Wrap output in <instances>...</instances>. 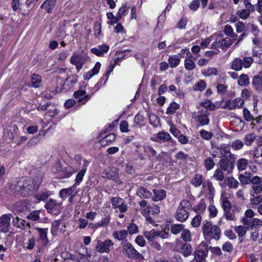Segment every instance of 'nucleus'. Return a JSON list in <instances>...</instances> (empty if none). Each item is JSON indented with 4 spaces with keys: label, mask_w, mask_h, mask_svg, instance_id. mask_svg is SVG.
Wrapping results in <instances>:
<instances>
[{
    "label": "nucleus",
    "mask_w": 262,
    "mask_h": 262,
    "mask_svg": "<svg viewBox=\"0 0 262 262\" xmlns=\"http://www.w3.org/2000/svg\"><path fill=\"white\" fill-rule=\"evenodd\" d=\"M42 181V174L39 173L33 178L19 182L15 186L16 191L20 192L23 196H27L34 191H37Z\"/></svg>",
    "instance_id": "1"
},
{
    "label": "nucleus",
    "mask_w": 262,
    "mask_h": 262,
    "mask_svg": "<svg viewBox=\"0 0 262 262\" xmlns=\"http://www.w3.org/2000/svg\"><path fill=\"white\" fill-rule=\"evenodd\" d=\"M202 231L205 239L213 238L216 241L220 238L221 229L216 225H212L210 222H206L202 227Z\"/></svg>",
    "instance_id": "2"
},
{
    "label": "nucleus",
    "mask_w": 262,
    "mask_h": 262,
    "mask_svg": "<svg viewBox=\"0 0 262 262\" xmlns=\"http://www.w3.org/2000/svg\"><path fill=\"white\" fill-rule=\"evenodd\" d=\"M235 159L234 155L230 152L226 151L223 154L219 165L223 170L227 171L228 173H230L234 168Z\"/></svg>",
    "instance_id": "3"
},
{
    "label": "nucleus",
    "mask_w": 262,
    "mask_h": 262,
    "mask_svg": "<svg viewBox=\"0 0 262 262\" xmlns=\"http://www.w3.org/2000/svg\"><path fill=\"white\" fill-rule=\"evenodd\" d=\"M123 252L129 258L139 262L144 259V256L139 253L130 243H125L122 247Z\"/></svg>",
    "instance_id": "4"
},
{
    "label": "nucleus",
    "mask_w": 262,
    "mask_h": 262,
    "mask_svg": "<svg viewBox=\"0 0 262 262\" xmlns=\"http://www.w3.org/2000/svg\"><path fill=\"white\" fill-rule=\"evenodd\" d=\"M190 203L188 201H182L178 208L176 218L177 221L180 222H185L188 217V207Z\"/></svg>",
    "instance_id": "5"
},
{
    "label": "nucleus",
    "mask_w": 262,
    "mask_h": 262,
    "mask_svg": "<svg viewBox=\"0 0 262 262\" xmlns=\"http://www.w3.org/2000/svg\"><path fill=\"white\" fill-rule=\"evenodd\" d=\"M222 207L224 212V215L226 219L228 221H235L236 218L235 213L231 209V205L230 202L225 199L223 200Z\"/></svg>",
    "instance_id": "6"
},
{
    "label": "nucleus",
    "mask_w": 262,
    "mask_h": 262,
    "mask_svg": "<svg viewBox=\"0 0 262 262\" xmlns=\"http://www.w3.org/2000/svg\"><path fill=\"white\" fill-rule=\"evenodd\" d=\"M11 214H6L2 216L0 219V231L7 232L10 227V220L12 217Z\"/></svg>",
    "instance_id": "7"
},
{
    "label": "nucleus",
    "mask_w": 262,
    "mask_h": 262,
    "mask_svg": "<svg viewBox=\"0 0 262 262\" xmlns=\"http://www.w3.org/2000/svg\"><path fill=\"white\" fill-rule=\"evenodd\" d=\"M113 245L114 243L111 239H106L104 242L99 241L97 242L96 249L100 253H109L110 251V247Z\"/></svg>",
    "instance_id": "8"
},
{
    "label": "nucleus",
    "mask_w": 262,
    "mask_h": 262,
    "mask_svg": "<svg viewBox=\"0 0 262 262\" xmlns=\"http://www.w3.org/2000/svg\"><path fill=\"white\" fill-rule=\"evenodd\" d=\"M105 174L104 177L109 180L115 181L116 183L121 184L122 182L119 178L118 169L115 167H112L109 171L103 173Z\"/></svg>",
    "instance_id": "9"
},
{
    "label": "nucleus",
    "mask_w": 262,
    "mask_h": 262,
    "mask_svg": "<svg viewBox=\"0 0 262 262\" xmlns=\"http://www.w3.org/2000/svg\"><path fill=\"white\" fill-rule=\"evenodd\" d=\"M73 96L77 99L78 103L84 104L90 99L91 95H86L85 91L79 90L74 93Z\"/></svg>",
    "instance_id": "10"
},
{
    "label": "nucleus",
    "mask_w": 262,
    "mask_h": 262,
    "mask_svg": "<svg viewBox=\"0 0 262 262\" xmlns=\"http://www.w3.org/2000/svg\"><path fill=\"white\" fill-rule=\"evenodd\" d=\"M200 114L197 117V120L200 125L204 126L209 123V113L207 110H202L199 112Z\"/></svg>",
    "instance_id": "11"
},
{
    "label": "nucleus",
    "mask_w": 262,
    "mask_h": 262,
    "mask_svg": "<svg viewBox=\"0 0 262 262\" xmlns=\"http://www.w3.org/2000/svg\"><path fill=\"white\" fill-rule=\"evenodd\" d=\"M27 203L26 201L17 202L12 207V211L15 214L24 212L28 210Z\"/></svg>",
    "instance_id": "12"
},
{
    "label": "nucleus",
    "mask_w": 262,
    "mask_h": 262,
    "mask_svg": "<svg viewBox=\"0 0 262 262\" xmlns=\"http://www.w3.org/2000/svg\"><path fill=\"white\" fill-rule=\"evenodd\" d=\"M208 249L205 248L204 250L199 248L196 250L194 254V259L196 262H204L205 258L208 255Z\"/></svg>",
    "instance_id": "13"
},
{
    "label": "nucleus",
    "mask_w": 262,
    "mask_h": 262,
    "mask_svg": "<svg viewBox=\"0 0 262 262\" xmlns=\"http://www.w3.org/2000/svg\"><path fill=\"white\" fill-rule=\"evenodd\" d=\"M51 195L52 192L50 191L47 189H43L36 194L35 198L37 200L38 203L40 201L46 202Z\"/></svg>",
    "instance_id": "14"
},
{
    "label": "nucleus",
    "mask_w": 262,
    "mask_h": 262,
    "mask_svg": "<svg viewBox=\"0 0 262 262\" xmlns=\"http://www.w3.org/2000/svg\"><path fill=\"white\" fill-rule=\"evenodd\" d=\"M13 225L17 228L25 230L27 227H30L29 223H27L25 220L16 216L12 220Z\"/></svg>",
    "instance_id": "15"
},
{
    "label": "nucleus",
    "mask_w": 262,
    "mask_h": 262,
    "mask_svg": "<svg viewBox=\"0 0 262 262\" xmlns=\"http://www.w3.org/2000/svg\"><path fill=\"white\" fill-rule=\"evenodd\" d=\"M75 185V184L70 188L61 189L59 192L60 198L62 199H66L69 195L71 196V199L73 198L76 193L74 190Z\"/></svg>",
    "instance_id": "16"
},
{
    "label": "nucleus",
    "mask_w": 262,
    "mask_h": 262,
    "mask_svg": "<svg viewBox=\"0 0 262 262\" xmlns=\"http://www.w3.org/2000/svg\"><path fill=\"white\" fill-rule=\"evenodd\" d=\"M35 229L39 233V240L43 242L44 245L46 246L49 243V240L47 237L48 229L37 227Z\"/></svg>",
    "instance_id": "17"
},
{
    "label": "nucleus",
    "mask_w": 262,
    "mask_h": 262,
    "mask_svg": "<svg viewBox=\"0 0 262 262\" xmlns=\"http://www.w3.org/2000/svg\"><path fill=\"white\" fill-rule=\"evenodd\" d=\"M83 165L81 170L77 173L76 176L75 181L76 183L77 184H79L82 181L83 177L85 174L88 165L89 164V162L85 159L83 160Z\"/></svg>",
    "instance_id": "18"
},
{
    "label": "nucleus",
    "mask_w": 262,
    "mask_h": 262,
    "mask_svg": "<svg viewBox=\"0 0 262 262\" xmlns=\"http://www.w3.org/2000/svg\"><path fill=\"white\" fill-rule=\"evenodd\" d=\"M193 250L192 246L187 243L182 244L180 248V252L185 257H187L191 255Z\"/></svg>",
    "instance_id": "19"
},
{
    "label": "nucleus",
    "mask_w": 262,
    "mask_h": 262,
    "mask_svg": "<svg viewBox=\"0 0 262 262\" xmlns=\"http://www.w3.org/2000/svg\"><path fill=\"white\" fill-rule=\"evenodd\" d=\"M101 67V63L99 62H97L92 70L89 71L84 75V79L89 80L93 76L98 73Z\"/></svg>",
    "instance_id": "20"
},
{
    "label": "nucleus",
    "mask_w": 262,
    "mask_h": 262,
    "mask_svg": "<svg viewBox=\"0 0 262 262\" xmlns=\"http://www.w3.org/2000/svg\"><path fill=\"white\" fill-rule=\"evenodd\" d=\"M56 0H46L41 5V8H44L48 13H51L55 5Z\"/></svg>",
    "instance_id": "21"
},
{
    "label": "nucleus",
    "mask_w": 262,
    "mask_h": 262,
    "mask_svg": "<svg viewBox=\"0 0 262 262\" xmlns=\"http://www.w3.org/2000/svg\"><path fill=\"white\" fill-rule=\"evenodd\" d=\"M137 195L141 198L148 199L151 196L152 193L146 188L140 187L138 189Z\"/></svg>",
    "instance_id": "22"
},
{
    "label": "nucleus",
    "mask_w": 262,
    "mask_h": 262,
    "mask_svg": "<svg viewBox=\"0 0 262 262\" xmlns=\"http://www.w3.org/2000/svg\"><path fill=\"white\" fill-rule=\"evenodd\" d=\"M252 84L257 91H262V76L260 75L254 76L252 80Z\"/></svg>",
    "instance_id": "23"
},
{
    "label": "nucleus",
    "mask_w": 262,
    "mask_h": 262,
    "mask_svg": "<svg viewBox=\"0 0 262 262\" xmlns=\"http://www.w3.org/2000/svg\"><path fill=\"white\" fill-rule=\"evenodd\" d=\"M154 195L152 197V200L158 201L162 200L166 196V191L164 190L154 189Z\"/></svg>",
    "instance_id": "24"
},
{
    "label": "nucleus",
    "mask_w": 262,
    "mask_h": 262,
    "mask_svg": "<svg viewBox=\"0 0 262 262\" xmlns=\"http://www.w3.org/2000/svg\"><path fill=\"white\" fill-rule=\"evenodd\" d=\"M205 180L202 174H196L191 180V184L195 187H198L203 184V181Z\"/></svg>",
    "instance_id": "25"
},
{
    "label": "nucleus",
    "mask_w": 262,
    "mask_h": 262,
    "mask_svg": "<svg viewBox=\"0 0 262 262\" xmlns=\"http://www.w3.org/2000/svg\"><path fill=\"white\" fill-rule=\"evenodd\" d=\"M251 173L250 172H245V174H240L238 176V179L242 185H245L250 184Z\"/></svg>",
    "instance_id": "26"
},
{
    "label": "nucleus",
    "mask_w": 262,
    "mask_h": 262,
    "mask_svg": "<svg viewBox=\"0 0 262 262\" xmlns=\"http://www.w3.org/2000/svg\"><path fill=\"white\" fill-rule=\"evenodd\" d=\"M243 116L245 120L249 122L252 120H255L257 123L260 122V118H256L254 119L253 116L250 114V111L246 107L244 108L243 109Z\"/></svg>",
    "instance_id": "27"
},
{
    "label": "nucleus",
    "mask_w": 262,
    "mask_h": 262,
    "mask_svg": "<svg viewBox=\"0 0 262 262\" xmlns=\"http://www.w3.org/2000/svg\"><path fill=\"white\" fill-rule=\"evenodd\" d=\"M128 235L127 230H121L119 231H114L113 233V237L119 241H122Z\"/></svg>",
    "instance_id": "28"
},
{
    "label": "nucleus",
    "mask_w": 262,
    "mask_h": 262,
    "mask_svg": "<svg viewBox=\"0 0 262 262\" xmlns=\"http://www.w3.org/2000/svg\"><path fill=\"white\" fill-rule=\"evenodd\" d=\"M72 173L73 171L72 167H66L63 169H61L58 177L60 179L68 178L71 176Z\"/></svg>",
    "instance_id": "29"
},
{
    "label": "nucleus",
    "mask_w": 262,
    "mask_h": 262,
    "mask_svg": "<svg viewBox=\"0 0 262 262\" xmlns=\"http://www.w3.org/2000/svg\"><path fill=\"white\" fill-rule=\"evenodd\" d=\"M57 205V201L54 199L50 198L46 201V203L45 205V208L47 210L48 212L50 213Z\"/></svg>",
    "instance_id": "30"
},
{
    "label": "nucleus",
    "mask_w": 262,
    "mask_h": 262,
    "mask_svg": "<svg viewBox=\"0 0 262 262\" xmlns=\"http://www.w3.org/2000/svg\"><path fill=\"white\" fill-rule=\"evenodd\" d=\"M180 58L181 56L180 55H175L170 56L168 59L170 67L172 68L177 67L180 63Z\"/></svg>",
    "instance_id": "31"
},
{
    "label": "nucleus",
    "mask_w": 262,
    "mask_h": 262,
    "mask_svg": "<svg viewBox=\"0 0 262 262\" xmlns=\"http://www.w3.org/2000/svg\"><path fill=\"white\" fill-rule=\"evenodd\" d=\"M43 131L41 130L36 136L30 139L27 143L28 146L31 147L36 145L39 142L41 137L43 135Z\"/></svg>",
    "instance_id": "32"
},
{
    "label": "nucleus",
    "mask_w": 262,
    "mask_h": 262,
    "mask_svg": "<svg viewBox=\"0 0 262 262\" xmlns=\"http://www.w3.org/2000/svg\"><path fill=\"white\" fill-rule=\"evenodd\" d=\"M254 152L255 162L258 164H262V147L256 148Z\"/></svg>",
    "instance_id": "33"
},
{
    "label": "nucleus",
    "mask_w": 262,
    "mask_h": 262,
    "mask_svg": "<svg viewBox=\"0 0 262 262\" xmlns=\"http://www.w3.org/2000/svg\"><path fill=\"white\" fill-rule=\"evenodd\" d=\"M116 139V135L114 133H111L100 140L101 145L105 146L108 143H112Z\"/></svg>",
    "instance_id": "34"
},
{
    "label": "nucleus",
    "mask_w": 262,
    "mask_h": 262,
    "mask_svg": "<svg viewBox=\"0 0 262 262\" xmlns=\"http://www.w3.org/2000/svg\"><path fill=\"white\" fill-rule=\"evenodd\" d=\"M41 82V78L38 74L34 73L31 76V84L34 88L39 86Z\"/></svg>",
    "instance_id": "35"
},
{
    "label": "nucleus",
    "mask_w": 262,
    "mask_h": 262,
    "mask_svg": "<svg viewBox=\"0 0 262 262\" xmlns=\"http://www.w3.org/2000/svg\"><path fill=\"white\" fill-rule=\"evenodd\" d=\"M238 84L241 86H247L249 84L248 76L245 74L241 75L238 79Z\"/></svg>",
    "instance_id": "36"
},
{
    "label": "nucleus",
    "mask_w": 262,
    "mask_h": 262,
    "mask_svg": "<svg viewBox=\"0 0 262 262\" xmlns=\"http://www.w3.org/2000/svg\"><path fill=\"white\" fill-rule=\"evenodd\" d=\"M231 68L235 71H239L243 68L242 60L239 58H235L232 63Z\"/></svg>",
    "instance_id": "37"
},
{
    "label": "nucleus",
    "mask_w": 262,
    "mask_h": 262,
    "mask_svg": "<svg viewBox=\"0 0 262 262\" xmlns=\"http://www.w3.org/2000/svg\"><path fill=\"white\" fill-rule=\"evenodd\" d=\"M157 230L152 229L150 231H146L144 233L145 237L147 240L152 242L157 237Z\"/></svg>",
    "instance_id": "38"
},
{
    "label": "nucleus",
    "mask_w": 262,
    "mask_h": 262,
    "mask_svg": "<svg viewBox=\"0 0 262 262\" xmlns=\"http://www.w3.org/2000/svg\"><path fill=\"white\" fill-rule=\"evenodd\" d=\"M111 203L113 209H117L124 203V201L121 198L113 197L111 199Z\"/></svg>",
    "instance_id": "39"
},
{
    "label": "nucleus",
    "mask_w": 262,
    "mask_h": 262,
    "mask_svg": "<svg viewBox=\"0 0 262 262\" xmlns=\"http://www.w3.org/2000/svg\"><path fill=\"white\" fill-rule=\"evenodd\" d=\"M180 105L175 102H171L167 107L166 114L167 115L173 114L176 111L180 108Z\"/></svg>",
    "instance_id": "40"
},
{
    "label": "nucleus",
    "mask_w": 262,
    "mask_h": 262,
    "mask_svg": "<svg viewBox=\"0 0 262 262\" xmlns=\"http://www.w3.org/2000/svg\"><path fill=\"white\" fill-rule=\"evenodd\" d=\"M82 62L84 61L82 59L81 56L76 54V53H74L70 58V62L73 65H75Z\"/></svg>",
    "instance_id": "41"
},
{
    "label": "nucleus",
    "mask_w": 262,
    "mask_h": 262,
    "mask_svg": "<svg viewBox=\"0 0 262 262\" xmlns=\"http://www.w3.org/2000/svg\"><path fill=\"white\" fill-rule=\"evenodd\" d=\"M213 177L217 181H223L224 179V174L223 170L221 168H217L214 172Z\"/></svg>",
    "instance_id": "42"
},
{
    "label": "nucleus",
    "mask_w": 262,
    "mask_h": 262,
    "mask_svg": "<svg viewBox=\"0 0 262 262\" xmlns=\"http://www.w3.org/2000/svg\"><path fill=\"white\" fill-rule=\"evenodd\" d=\"M206 206L205 201L203 199H201L199 204L195 207L194 211L197 213L203 212L206 209Z\"/></svg>",
    "instance_id": "43"
},
{
    "label": "nucleus",
    "mask_w": 262,
    "mask_h": 262,
    "mask_svg": "<svg viewBox=\"0 0 262 262\" xmlns=\"http://www.w3.org/2000/svg\"><path fill=\"white\" fill-rule=\"evenodd\" d=\"M206 88V84L205 81L201 80L193 86V90L195 91H202L205 90Z\"/></svg>",
    "instance_id": "44"
},
{
    "label": "nucleus",
    "mask_w": 262,
    "mask_h": 262,
    "mask_svg": "<svg viewBox=\"0 0 262 262\" xmlns=\"http://www.w3.org/2000/svg\"><path fill=\"white\" fill-rule=\"evenodd\" d=\"M144 151L147 154L149 159H151L157 154L156 151L150 146L144 147Z\"/></svg>",
    "instance_id": "45"
},
{
    "label": "nucleus",
    "mask_w": 262,
    "mask_h": 262,
    "mask_svg": "<svg viewBox=\"0 0 262 262\" xmlns=\"http://www.w3.org/2000/svg\"><path fill=\"white\" fill-rule=\"evenodd\" d=\"M228 186L231 188H237L239 183L233 177H230L227 178Z\"/></svg>",
    "instance_id": "46"
},
{
    "label": "nucleus",
    "mask_w": 262,
    "mask_h": 262,
    "mask_svg": "<svg viewBox=\"0 0 262 262\" xmlns=\"http://www.w3.org/2000/svg\"><path fill=\"white\" fill-rule=\"evenodd\" d=\"M184 225L182 224H174L171 226L170 231L174 234L179 233L181 231H183Z\"/></svg>",
    "instance_id": "47"
},
{
    "label": "nucleus",
    "mask_w": 262,
    "mask_h": 262,
    "mask_svg": "<svg viewBox=\"0 0 262 262\" xmlns=\"http://www.w3.org/2000/svg\"><path fill=\"white\" fill-rule=\"evenodd\" d=\"M40 211L35 210L27 216V219L33 221H37L39 219Z\"/></svg>",
    "instance_id": "48"
},
{
    "label": "nucleus",
    "mask_w": 262,
    "mask_h": 262,
    "mask_svg": "<svg viewBox=\"0 0 262 262\" xmlns=\"http://www.w3.org/2000/svg\"><path fill=\"white\" fill-rule=\"evenodd\" d=\"M215 163L211 158H207L204 160V166L207 170H210L213 168Z\"/></svg>",
    "instance_id": "49"
},
{
    "label": "nucleus",
    "mask_w": 262,
    "mask_h": 262,
    "mask_svg": "<svg viewBox=\"0 0 262 262\" xmlns=\"http://www.w3.org/2000/svg\"><path fill=\"white\" fill-rule=\"evenodd\" d=\"M248 164V161L245 159H240L237 162V168L239 170H244L246 169Z\"/></svg>",
    "instance_id": "50"
},
{
    "label": "nucleus",
    "mask_w": 262,
    "mask_h": 262,
    "mask_svg": "<svg viewBox=\"0 0 262 262\" xmlns=\"http://www.w3.org/2000/svg\"><path fill=\"white\" fill-rule=\"evenodd\" d=\"M255 139V135L254 134H249L246 135L244 139L246 145L250 146Z\"/></svg>",
    "instance_id": "51"
},
{
    "label": "nucleus",
    "mask_w": 262,
    "mask_h": 262,
    "mask_svg": "<svg viewBox=\"0 0 262 262\" xmlns=\"http://www.w3.org/2000/svg\"><path fill=\"white\" fill-rule=\"evenodd\" d=\"M201 137L204 140H209L213 136V134L211 132L202 129L200 132Z\"/></svg>",
    "instance_id": "52"
},
{
    "label": "nucleus",
    "mask_w": 262,
    "mask_h": 262,
    "mask_svg": "<svg viewBox=\"0 0 262 262\" xmlns=\"http://www.w3.org/2000/svg\"><path fill=\"white\" fill-rule=\"evenodd\" d=\"M181 238L184 241L190 242L191 240L190 232L188 229L183 230L181 233Z\"/></svg>",
    "instance_id": "53"
},
{
    "label": "nucleus",
    "mask_w": 262,
    "mask_h": 262,
    "mask_svg": "<svg viewBox=\"0 0 262 262\" xmlns=\"http://www.w3.org/2000/svg\"><path fill=\"white\" fill-rule=\"evenodd\" d=\"M185 68L188 70H192L195 68V63L189 58H186L185 60Z\"/></svg>",
    "instance_id": "54"
},
{
    "label": "nucleus",
    "mask_w": 262,
    "mask_h": 262,
    "mask_svg": "<svg viewBox=\"0 0 262 262\" xmlns=\"http://www.w3.org/2000/svg\"><path fill=\"white\" fill-rule=\"evenodd\" d=\"M149 121L151 125L154 127H156L158 125V123L159 122V118L154 114H151L149 116Z\"/></svg>",
    "instance_id": "55"
},
{
    "label": "nucleus",
    "mask_w": 262,
    "mask_h": 262,
    "mask_svg": "<svg viewBox=\"0 0 262 262\" xmlns=\"http://www.w3.org/2000/svg\"><path fill=\"white\" fill-rule=\"evenodd\" d=\"M147 211L151 214H158L160 212V207L157 205L147 206Z\"/></svg>",
    "instance_id": "56"
},
{
    "label": "nucleus",
    "mask_w": 262,
    "mask_h": 262,
    "mask_svg": "<svg viewBox=\"0 0 262 262\" xmlns=\"http://www.w3.org/2000/svg\"><path fill=\"white\" fill-rule=\"evenodd\" d=\"M110 216L109 215H107L105 217L103 218L100 222L95 224V227L98 228L100 227L107 226L110 223Z\"/></svg>",
    "instance_id": "57"
},
{
    "label": "nucleus",
    "mask_w": 262,
    "mask_h": 262,
    "mask_svg": "<svg viewBox=\"0 0 262 262\" xmlns=\"http://www.w3.org/2000/svg\"><path fill=\"white\" fill-rule=\"evenodd\" d=\"M251 196L250 201L252 204L257 205L262 202V195L255 196L254 194H251Z\"/></svg>",
    "instance_id": "58"
},
{
    "label": "nucleus",
    "mask_w": 262,
    "mask_h": 262,
    "mask_svg": "<svg viewBox=\"0 0 262 262\" xmlns=\"http://www.w3.org/2000/svg\"><path fill=\"white\" fill-rule=\"evenodd\" d=\"M203 74L205 76H211L212 75H217L218 74V70L215 68H209Z\"/></svg>",
    "instance_id": "59"
},
{
    "label": "nucleus",
    "mask_w": 262,
    "mask_h": 262,
    "mask_svg": "<svg viewBox=\"0 0 262 262\" xmlns=\"http://www.w3.org/2000/svg\"><path fill=\"white\" fill-rule=\"evenodd\" d=\"M206 248L208 249V250H209L212 253L217 256H220L222 254L221 249L219 247H213L207 245L206 246Z\"/></svg>",
    "instance_id": "60"
},
{
    "label": "nucleus",
    "mask_w": 262,
    "mask_h": 262,
    "mask_svg": "<svg viewBox=\"0 0 262 262\" xmlns=\"http://www.w3.org/2000/svg\"><path fill=\"white\" fill-rule=\"evenodd\" d=\"M232 41L230 38L226 37L220 40V47L228 48L231 45Z\"/></svg>",
    "instance_id": "61"
},
{
    "label": "nucleus",
    "mask_w": 262,
    "mask_h": 262,
    "mask_svg": "<svg viewBox=\"0 0 262 262\" xmlns=\"http://www.w3.org/2000/svg\"><path fill=\"white\" fill-rule=\"evenodd\" d=\"M243 146L244 143L239 140H236L231 144L232 148L235 150L240 149Z\"/></svg>",
    "instance_id": "62"
},
{
    "label": "nucleus",
    "mask_w": 262,
    "mask_h": 262,
    "mask_svg": "<svg viewBox=\"0 0 262 262\" xmlns=\"http://www.w3.org/2000/svg\"><path fill=\"white\" fill-rule=\"evenodd\" d=\"M128 9L129 7H128L126 5H123L119 9L117 16L121 19L122 16L126 15L127 12L128 10Z\"/></svg>",
    "instance_id": "63"
},
{
    "label": "nucleus",
    "mask_w": 262,
    "mask_h": 262,
    "mask_svg": "<svg viewBox=\"0 0 262 262\" xmlns=\"http://www.w3.org/2000/svg\"><path fill=\"white\" fill-rule=\"evenodd\" d=\"M202 216L200 215H196L191 221V225L193 227H198L201 224Z\"/></svg>",
    "instance_id": "64"
}]
</instances>
